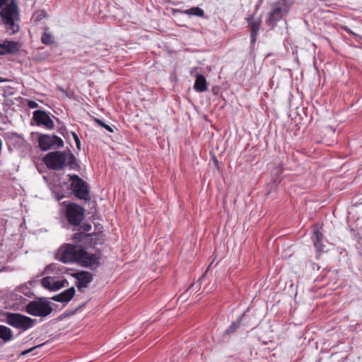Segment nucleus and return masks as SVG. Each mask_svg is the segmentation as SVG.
I'll return each instance as SVG.
<instances>
[{
    "instance_id": "11",
    "label": "nucleus",
    "mask_w": 362,
    "mask_h": 362,
    "mask_svg": "<svg viewBox=\"0 0 362 362\" xmlns=\"http://www.w3.org/2000/svg\"><path fill=\"white\" fill-rule=\"evenodd\" d=\"M76 279V285L79 291H82L83 288H86L93 280V275L89 272H79L71 274Z\"/></svg>"
},
{
    "instance_id": "1",
    "label": "nucleus",
    "mask_w": 362,
    "mask_h": 362,
    "mask_svg": "<svg viewBox=\"0 0 362 362\" xmlns=\"http://www.w3.org/2000/svg\"><path fill=\"white\" fill-rule=\"evenodd\" d=\"M0 17L10 35L19 31L17 21H19L20 13L16 0H0Z\"/></svg>"
},
{
    "instance_id": "20",
    "label": "nucleus",
    "mask_w": 362,
    "mask_h": 362,
    "mask_svg": "<svg viewBox=\"0 0 362 362\" xmlns=\"http://www.w3.org/2000/svg\"><path fill=\"white\" fill-rule=\"evenodd\" d=\"M0 338L4 341H8L13 338V332L11 329L4 325H0Z\"/></svg>"
},
{
    "instance_id": "5",
    "label": "nucleus",
    "mask_w": 362,
    "mask_h": 362,
    "mask_svg": "<svg viewBox=\"0 0 362 362\" xmlns=\"http://www.w3.org/2000/svg\"><path fill=\"white\" fill-rule=\"evenodd\" d=\"M52 311L49 301L45 298H40L37 300H33L25 306V312L37 317H46Z\"/></svg>"
},
{
    "instance_id": "15",
    "label": "nucleus",
    "mask_w": 362,
    "mask_h": 362,
    "mask_svg": "<svg viewBox=\"0 0 362 362\" xmlns=\"http://www.w3.org/2000/svg\"><path fill=\"white\" fill-rule=\"evenodd\" d=\"M80 228L83 230V232L79 231V232L76 233L73 235L72 240H74V242L75 243H80L83 242V240H86L87 238H88L91 235L90 234L84 233V232H88L91 230L92 226L90 223H85L82 226H81Z\"/></svg>"
},
{
    "instance_id": "22",
    "label": "nucleus",
    "mask_w": 362,
    "mask_h": 362,
    "mask_svg": "<svg viewBox=\"0 0 362 362\" xmlns=\"http://www.w3.org/2000/svg\"><path fill=\"white\" fill-rule=\"evenodd\" d=\"M78 159L69 152V170H75L78 171L81 169Z\"/></svg>"
},
{
    "instance_id": "3",
    "label": "nucleus",
    "mask_w": 362,
    "mask_h": 362,
    "mask_svg": "<svg viewBox=\"0 0 362 362\" xmlns=\"http://www.w3.org/2000/svg\"><path fill=\"white\" fill-rule=\"evenodd\" d=\"M293 3V0H278L271 4L265 19L266 24L273 28L278 21L288 13Z\"/></svg>"
},
{
    "instance_id": "12",
    "label": "nucleus",
    "mask_w": 362,
    "mask_h": 362,
    "mask_svg": "<svg viewBox=\"0 0 362 362\" xmlns=\"http://www.w3.org/2000/svg\"><path fill=\"white\" fill-rule=\"evenodd\" d=\"M18 42L5 40L0 42V55L14 54L20 50Z\"/></svg>"
},
{
    "instance_id": "24",
    "label": "nucleus",
    "mask_w": 362,
    "mask_h": 362,
    "mask_svg": "<svg viewBox=\"0 0 362 362\" xmlns=\"http://www.w3.org/2000/svg\"><path fill=\"white\" fill-rule=\"evenodd\" d=\"M185 14L189 16H196L203 17L204 16V11L199 7H193L184 11Z\"/></svg>"
},
{
    "instance_id": "37",
    "label": "nucleus",
    "mask_w": 362,
    "mask_h": 362,
    "mask_svg": "<svg viewBox=\"0 0 362 362\" xmlns=\"http://www.w3.org/2000/svg\"><path fill=\"white\" fill-rule=\"evenodd\" d=\"M217 162H218V161H217V160H214V163H215L216 164H217Z\"/></svg>"
},
{
    "instance_id": "23",
    "label": "nucleus",
    "mask_w": 362,
    "mask_h": 362,
    "mask_svg": "<svg viewBox=\"0 0 362 362\" xmlns=\"http://www.w3.org/2000/svg\"><path fill=\"white\" fill-rule=\"evenodd\" d=\"M243 317V315L240 316L235 322H232L230 326L225 331V333L228 334L234 333L239 328Z\"/></svg>"
},
{
    "instance_id": "33",
    "label": "nucleus",
    "mask_w": 362,
    "mask_h": 362,
    "mask_svg": "<svg viewBox=\"0 0 362 362\" xmlns=\"http://www.w3.org/2000/svg\"><path fill=\"white\" fill-rule=\"evenodd\" d=\"M45 16V12L44 11H40L39 15L37 16V20H40Z\"/></svg>"
},
{
    "instance_id": "26",
    "label": "nucleus",
    "mask_w": 362,
    "mask_h": 362,
    "mask_svg": "<svg viewBox=\"0 0 362 362\" xmlns=\"http://www.w3.org/2000/svg\"><path fill=\"white\" fill-rule=\"evenodd\" d=\"M55 270H57V272L60 270V269L57 267V264H49L44 269L43 274H49V272H54ZM56 274H58V272H56Z\"/></svg>"
},
{
    "instance_id": "7",
    "label": "nucleus",
    "mask_w": 362,
    "mask_h": 362,
    "mask_svg": "<svg viewBox=\"0 0 362 362\" xmlns=\"http://www.w3.org/2000/svg\"><path fill=\"white\" fill-rule=\"evenodd\" d=\"M52 192L59 202L57 219L62 223V227L65 228L68 224V202L66 200L61 201L66 197V192L64 189H60L58 187H54Z\"/></svg>"
},
{
    "instance_id": "36",
    "label": "nucleus",
    "mask_w": 362,
    "mask_h": 362,
    "mask_svg": "<svg viewBox=\"0 0 362 362\" xmlns=\"http://www.w3.org/2000/svg\"><path fill=\"white\" fill-rule=\"evenodd\" d=\"M4 81H5V79L0 77V83L4 82Z\"/></svg>"
},
{
    "instance_id": "14",
    "label": "nucleus",
    "mask_w": 362,
    "mask_h": 362,
    "mask_svg": "<svg viewBox=\"0 0 362 362\" xmlns=\"http://www.w3.org/2000/svg\"><path fill=\"white\" fill-rule=\"evenodd\" d=\"M247 21L250 28L251 43L255 44L259 30L261 21L255 19L252 15L247 18Z\"/></svg>"
},
{
    "instance_id": "6",
    "label": "nucleus",
    "mask_w": 362,
    "mask_h": 362,
    "mask_svg": "<svg viewBox=\"0 0 362 362\" xmlns=\"http://www.w3.org/2000/svg\"><path fill=\"white\" fill-rule=\"evenodd\" d=\"M35 322L36 320L20 313H8L6 316V322L9 325L23 331L33 327Z\"/></svg>"
},
{
    "instance_id": "27",
    "label": "nucleus",
    "mask_w": 362,
    "mask_h": 362,
    "mask_svg": "<svg viewBox=\"0 0 362 362\" xmlns=\"http://www.w3.org/2000/svg\"><path fill=\"white\" fill-rule=\"evenodd\" d=\"M5 139L14 140L16 138L22 139L21 135L15 132H6L3 135Z\"/></svg>"
},
{
    "instance_id": "30",
    "label": "nucleus",
    "mask_w": 362,
    "mask_h": 362,
    "mask_svg": "<svg viewBox=\"0 0 362 362\" xmlns=\"http://www.w3.org/2000/svg\"><path fill=\"white\" fill-rule=\"evenodd\" d=\"M43 346V344H40V345H37V346H33V347H32V348H30V349H27V350H25V351H23V352H21V355H22V356H25V355H26V354H29V353L33 352V351L34 350H35L36 349L40 348V347H41V346Z\"/></svg>"
},
{
    "instance_id": "18",
    "label": "nucleus",
    "mask_w": 362,
    "mask_h": 362,
    "mask_svg": "<svg viewBox=\"0 0 362 362\" xmlns=\"http://www.w3.org/2000/svg\"><path fill=\"white\" fill-rule=\"evenodd\" d=\"M55 258L63 263L68 262V243H64L57 251Z\"/></svg>"
},
{
    "instance_id": "9",
    "label": "nucleus",
    "mask_w": 362,
    "mask_h": 362,
    "mask_svg": "<svg viewBox=\"0 0 362 362\" xmlns=\"http://www.w3.org/2000/svg\"><path fill=\"white\" fill-rule=\"evenodd\" d=\"M85 209L76 203L69 202V224L79 226L85 217Z\"/></svg>"
},
{
    "instance_id": "13",
    "label": "nucleus",
    "mask_w": 362,
    "mask_h": 362,
    "mask_svg": "<svg viewBox=\"0 0 362 362\" xmlns=\"http://www.w3.org/2000/svg\"><path fill=\"white\" fill-rule=\"evenodd\" d=\"M33 119L37 125H43L47 129H53L54 124L47 113L42 110H36L33 112Z\"/></svg>"
},
{
    "instance_id": "16",
    "label": "nucleus",
    "mask_w": 362,
    "mask_h": 362,
    "mask_svg": "<svg viewBox=\"0 0 362 362\" xmlns=\"http://www.w3.org/2000/svg\"><path fill=\"white\" fill-rule=\"evenodd\" d=\"M64 281H54L52 276H46L41 280L42 286L50 291H57L64 286Z\"/></svg>"
},
{
    "instance_id": "4",
    "label": "nucleus",
    "mask_w": 362,
    "mask_h": 362,
    "mask_svg": "<svg viewBox=\"0 0 362 362\" xmlns=\"http://www.w3.org/2000/svg\"><path fill=\"white\" fill-rule=\"evenodd\" d=\"M70 194L84 202L90 199V188L88 183L81 178L78 175L69 174Z\"/></svg>"
},
{
    "instance_id": "2",
    "label": "nucleus",
    "mask_w": 362,
    "mask_h": 362,
    "mask_svg": "<svg viewBox=\"0 0 362 362\" xmlns=\"http://www.w3.org/2000/svg\"><path fill=\"white\" fill-rule=\"evenodd\" d=\"M69 250V262H75L90 269L98 266L100 257L97 254H89L82 246L70 243Z\"/></svg>"
},
{
    "instance_id": "34",
    "label": "nucleus",
    "mask_w": 362,
    "mask_h": 362,
    "mask_svg": "<svg viewBox=\"0 0 362 362\" xmlns=\"http://www.w3.org/2000/svg\"><path fill=\"white\" fill-rule=\"evenodd\" d=\"M76 310H77V308L75 309L74 310H69V315H74L76 312Z\"/></svg>"
},
{
    "instance_id": "19",
    "label": "nucleus",
    "mask_w": 362,
    "mask_h": 362,
    "mask_svg": "<svg viewBox=\"0 0 362 362\" xmlns=\"http://www.w3.org/2000/svg\"><path fill=\"white\" fill-rule=\"evenodd\" d=\"M323 235L318 229L314 230L313 243L315 248L318 251H322L325 245L322 243Z\"/></svg>"
},
{
    "instance_id": "8",
    "label": "nucleus",
    "mask_w": 362,
    "mask_h": 362,
    "mask_svg": "<svg viewBox=\"0 0 362 362\" xmlns=\"http://www.w3.org/2000/svg\"><path fill=\"white\" fill-rule=\"evenodd\" d=\"M66 156L62 151H53L48 153L42 160L47 168L54 170L62 169L65 165Z\"/></svg>"
},
{
    "instance_id": "28",
    "label": "nucleus",
    "mask_w": 362,
    "mask_h": 362,
    "mask_svg": "<svg viewBox=\"0 0 362 362\" xmlns=\"http://www.w3.org/2000/svg\"><path fill=\"white\" fill-rule=\"evenodd\" d=\"M94 121L100 127L105 128L106 130H107L109 132H113V129L112 127L109 126L108 124H106L102 119L98 118H94Z\"/></svg>"
},
{
    "instance_id": "32",
    "label": "nucleus",
    "mask_w": 362,
    "mask_h": 362,
    "mask_svg": "<svg viewBox=\"0 0 362 362\" xmlns=\"http://www.w3.org/2000/svg\"><path fill=\"white\" fill-rule=\"evenodd\" d=\"M28 105L30 108H32V109L36 108L38 106L37 103L35 101H33V100H30L28 103Z\"/></svg>"
},
{
    "instance_id": "29",
    "label": "nucleus",
    "mask_w": 362,
    "mask_h": 362,
    "mask_svg": "<svg viewBox=\"0 0 362 362\" xmlns=\"http://www.w3.org/2000/svg\"><path fill=\"white\" fill-rule=\"evenodd\" d=\"M71 134L73 136V139H74V143H75L77 150L80 151L81 150V140H80L79 136L74 132H71Z\"/></svg>"
},
{
    "instance_id": "17",
    "label": "nucleus",
    "mask_w": 362,
    "mask_h": 362,
    "mask_svg": "<svg viewBox=\"0 0 362 362\" xmlns=\"http://www.w3.org/2000/svg\"><path fill=\"white\" fill-rule=\"evenodd\" d=\"M194 89L197 92H204L207 90V83L205 77L202 74L196 75Z\"/></svg>"
},
{
    "instance_id": "10",
    "label": "nucleus",
    "mask_w": 362,
    "mask_h": 362,
    "mask_svg": "<svg viewBox=\"0 0 362 362\" xmlns=\"http://www.w3.org/2000/svg\"><path fill=\"white\" fill-rule=\"evenodd\" d=\"M39 146L42 151H47L54 148H59L63 146V141L59 136L42 134L38 139Z\"/></svg>"
},
{
    "instance_id": "21",
    "label": "nucleus",
    "mask_w": 362,
    "mask_h": 362,
    "mask_svg": "<svg viewBox=\"0 0 362 362\" xmlns=\"http://www.w3.org/2000/svg\"><path fill=\"white\" fill-rule=\"evenodd\" d=\"M41 42L46 45H52L54 43V38L52 35L45 29L41 37Z\"/></svg>"
},
{
    "instance_id": "31",
    "label": "nucleus",
    "mask_w": 362,
    "mask_h": 362,
    "mask_svg": "<svg viewBox=\"0 0 362 362\" xmlns=\"http://www.w3.org/2000/svg\"><path fill=\"white\" fill-rule=\"evenodd\" d=\"M76 293L74 287H69V301L73 298Z\"/></svg>"
},
{
    "instance_id": "25",
    "label": "nucleus",
    "mask_w": 362,
    "mask_h": 362,
    "mask_svg": "<svg viewBox=\"0 0 362 362\" xmlns=\"http://www.w3.org/2000/svg\"><path fill=\"white\" fill-rule=\"evenodd\" d=\"M53 299L59 302H68V289H66L60 295L55 296Z\"/></svg>"
},
{
    "instance_id": "35",
    "label": "nucleus",
    "mask_w": 362,
    "mask_h": 362,
    "mask_svg": "<svg viewBox=\"0 0 362 362\" xmlns=\"http://www.w3.org/2000/svg\"><path fill=\"white\" fill-rule=\"evenodd\" d=\"M85 304H86L85 303H81V305L78 307V308H81V307L84 306V305H85Z\"/></svg>"
}]
</instances>
